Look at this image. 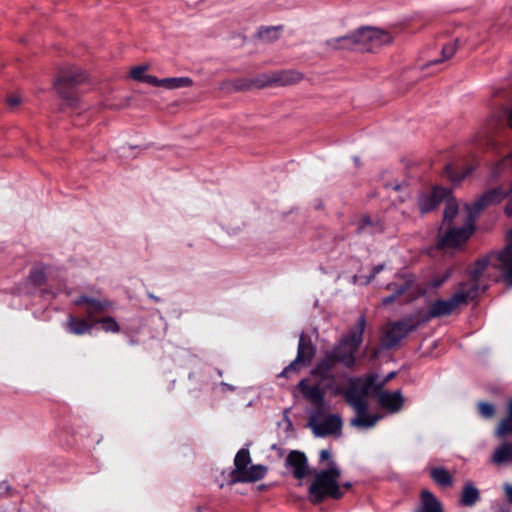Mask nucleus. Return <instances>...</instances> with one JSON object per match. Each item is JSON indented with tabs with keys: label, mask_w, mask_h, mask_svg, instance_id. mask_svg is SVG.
<instances>
[{
	"label": "nucleus",
	"mask_w": 512,
	"mask_h": 512,
	"mask_svg": "<svg viewBox=\"0 0 512 512\" xmlns=\"http://www.w3.org/2000/svg\"><path fill=\"white\" fill-rule=\"evenodd\" d=\"M345 487H346V488H349V487H350V484H349V483H346V484H345Z\"/></svg>",
	"instance_id": "44"
},
{
	"label": "nucleus",
	"mask_w": 512,
	"mask_h": 512,
	"mask_svg": "<svg viewBox=\"0 0 512 512\" xmlns=\"http://www.w3.org/2000/svg\"><path fill=\"white\" fill-rule=\"evenodd\" d=\"M383 266L380 265V266H376L374 269H373V273L372 275L369 277V279H372L374 278L375 274L378 273L380 270H382Z\"/></svg>",
	"instance_id": "41"
},
{
	"label": "nucleus",
	"mask_w": 512,
	"mask_h": 512,
	"mask_svg": "<svg viewBox=\"0 0 512 512\" xmlns=\"http://www.w3.org/2000/svg\"><path fill=\"white\" fill-rule=\"evenodd\" d=\"M267 473V467L251 463L250 452L241 449L235 456L234 469L231 473L232 482H255L261 480Z\"/></svg>",
	"instance_id": "7"
},
{
	"label": "nucleus",
	"mask_w": 512,
	"mask_h": 512,
	"mask_svg": "<svg viewBox=\"0 0 512 512\" xmlns=\"http://www.w3.org/2000/svg\"><path fill=\"white\" fill-rule=\"evenodd\" d=\"M431 477L433 480L442 487H451L453 478L451 474L444 468L438 467L431 470Z\"/></svg>",
	"instance_id": "27"
},
{
	"label": "nucleus",
	"mask_w": 512,
	"mask_h": 512,
	"mask_svg": "<svg viewBox=\"0 0 512 512\" xmlns=\"http://www.w3.org/2000/svg\"><path fill=\"white\" fill-rule=\"evenodd\" d=\"M508 434H512V400L508 404V416L501 420L496 430L498 437H504ZM509 459L512 460V446L509 443H504L498 447L492 456V461L495 464H501Z\"/></svg>",
	"instance_id": "10"
},
{
	"label": "nucleus",
	"mask_w": 512,
	"mask_h": 512,
	"mask_svg": "<svg viewBox=\"0 0 512 512\" xmlns=\"http://www.w3.org/2000/svg\"><path fill=\"white\" fill-rule=\"evenodd\" d=\"M102 327L106 332H118L119 326L112 318H106L101 321Z\"/></svg>",
	"instance_id": "31"
},
{
	"label": "nucleus",
	"mask_w": 512,
	"mask_h": 512,
	"mask_svg": "<svg viewBox=\"0 0 512 512\" xmlns=\"http://www.w3.org/2000/svg\"><path fill=\"white\" fill-rule=\"evenodd\" d=\"M298 388L303 393L306 399L316 406H322L323 404V392L317 386H309L306 380H301L298 384Z\"/></svg>",
	"instance_id": "20"
},
{
	"label": "nucleus",
	"mask_w": 512,
	"mask_h": 512,
	"mask_svg": "<svg viewBox=\"0 0 512 512\" xmlns=\"http://www.w3.org/2000/svg\"><path fill=\"white\" fill-rule=\"evenodd\" d=\"M21 102H22V97L18 94H12V95L8 96V98H7V103L12 107H16V106L20 105Z\"/></svg>",
	"instance_id": "35"
},
{
	"label": "nucleus",
	"mask_w": 512,
	"mask_h": 512,
	"mask_svg": "<svg viewBox=\"0 0 512 512\" xmlns=\"http://www.w3.org/2000/svg\"><path fill=\"white\" fill-rule=\"evenodd\" d=\"M474 218L475 215L469 205L460 209L454 199H449L440 228V246L453 249L464 244L473 233Z\"/></svg>",
	"instance_id": "1"
},
{
	"label": "nucleus",
	"mask_w": 512,
	"mask_h": 512,
	"mask_svg": "<svg viewBox=\"0 0 512 512\" xmlns=\"http://www.w3.org/2000/svg\"><path fill=\"white\" fill-rule=\"evenodd\" d=\"M364 330L365 320L363 317H361L358 321L357 327L349 333V335L342 341V343L357 351L363 340Z\"/></svg>",
	"instance_id": "22"
},
{
	"label": "nucleus",
	"mask_w": 512,
	"mask_h": 512,
	"mask_svg": "<svg viewBox=\"0 0 512 512\" xmlns=\"http://www.w3.org/2000/svg\"><path fill=\"white\" fill-rule=\"evenodd\" d=\"M356 350L346 346L342 342L323 359L313 371L314 375L325 377V373L336 363H342L347 367H351L354 362V354Z\"/></svg>",
	"instance_id": "9"
},
{
	"label": "nucleus",
	"mask_w": 512,
	"mask_h": 512,
	"mask_svg": "<svg viewBox=\"0 0 512 512\" xmlns=\"http://www.w3.org/2000/svg\"><path fill=\"white\" fill-rule=\"evenodd\" d=\"M510 170H512V152L492 166L490 176L493 179H497L507 174Z\"/></svg>",
	"instance_id": "26"
},
{
	"label": "nucleus",
	"mask_w": 512,
	"mask_h": 512,
	"mask_svg": "<svg viewBox=\"0 0 512 512\" xmlns=\"http://www.w3.org/2000/svg\"><path fill=\"white\" fill-rule=\"evenodd\" d=\"M67 89V87L54 88L59 98L63 100L65 104L68 106H76L79 102L78 97L75 94L68 92Z\"/></svg>",
	"instance_id": "30"
},
{
	"label": "nucleus",
	"mask_w": 512,
	"mask_h": 512,
	"mask_svg": "<svg viewBox=\"0 0 512 512\" xmlns=\"http://www.w3.org/2000/svg\"><path fill=\"white\" fill-rule=\"evenodd\" d=\"M1 489H7V486L5 485V483H1V484H0V490H1Z\"/></svg>",
	"instance_id": "43"
},
{
	"label": "nucleus",
	"mask_w": 512,
	"mask_h": 512,
	"mask_svg": "<svg viewBox=\"0 0 512 512\" xmlns=\"http://www.w3.org/2000/svg\"><path fill=\"white\" fill-rule=\"evenodd\" d=\"M83 302L89 303L94 310H103L106 307L105 304L100 303L94 299H88V298H81L80 300H78L77 303L81 304Z\"/></svg>",
	"instance_id": "33"
},
{
	"label": "nucleus",
	"mask_w": 512,
	"mask_h": 512,
	"mask_svg": "<svg viewBox=\"0 0 512 512\" xmlns=\"http://www.w3.org/2000/svg\"><path fill=\"white\" fill-rule=\"evenodd\" d=\"M148 68V65L134 66L129 70V76L134 81L145 82L154 86L157 77L147 74Z\"/></svg>",
	"instance_id": "24"
},
{
	"label": "nucleus",
	"mask_w": 512,
	"mask_h": 512,
	"mask_svg": "<svg viewBox=\"0 0 512 512\" xmlns=\"http://www.w3.org/2000/svg\"><path fill=\"white\" fill-rule=\"evenodd\" d=\"M475 169V166L471 165L465 169L464 172H461L459 174L451 175V179L454 181H461L468 175L472 173V171Z\"/></svg>",
	"instance_id": "34"
},
{
	"label": "nucleus",
	"mask_w": 512,
	"mask_h": 512,
	"mask_svg": "<svg viewBox=\"0 0 512 512\" xmlns=\"http://www.w3.org/2000/svg\"><path fill=\"white\" fill-rule=\"evenodd\" d=\"M341 419L340 417L333 415L328 417L324 422L316 425L314 427V433L317 436H324L332 433H336L341 428Z\"/></svg>",
	"instance_id": "21"
},
{
	"label": "nucleus",
	"mask_w": 512,
	"mask_h": 512,
	"mask_svg": "<svg viewBox=\"0 0 512 512\" xmlns=\"http://www.w3.org/2000/svg\"><path fill=\"white\" fill-rule=\"evenodd\" d=\"M475 296V285L462 284L451 298L447 300L438 299L431 302L428 307V316L432 318L448 316L463 305H466L468 301L472 300Z\"/></svg>",
	"instance_id": "5"
},
{
	"label": "nucleus",
	"mask_w": 512,
	"mask_h": 512,
	"mask_svg": "<svg viewBox=\"0 0 512 512\" xmlns=\"http://www.w3.org/2000/svg\"><path fill=\"white\" fill-rule=\"evenodd\" d=\"M509 195V188L497 187L486 191L478 200H476L471 207L474 215L489 205L501 202Z\"/></svg>",
	"instance_id": "13"
},
{
	"label": "nucleus",
	"mask_w": 512,
	"mask_h": 512,
	"mask_svg": "<svg viewBox=\"0 0 512 512\" xmlns=\"http://www.w3.org/2000/svg\"><path fill=\"white\" fill-rule=\"evenodd\" d=\"M91 81L89 72L76 64L65 63L60 65L53 77V88H74L79 85L87 84Z\"/></svg>",
	"instance_id": "8"
},
{
	"label": "nucleus",
	"mask_w": 512,
	"mask_h": 512,
	"mask_svg": "<svg viewBox=\"0 0 512 512\" xmlns=\"http://www.w3.org/2000/svg\"><path fill=\"white\" fill-rule=\"evenodd\" d=\"M417 512H443L441 503L428 490L421 492V507Z\"/></svg>",
	"instance_id": "23"
},
{
	"label": "nucleus",
	"mask_w": 512,
	"mask_h": 512,
	"mask_svg": "<svg viewBox=\"0 0 512 512\" xmlns=\"http://www.w3.org/2000/svg\"><path fill=\"white\" fill-rule=\"evenodd\" d=\"M499 268L503 273L505 282L512 285V230L508 233L505 248L497 254Z\"/></svg>",
	"instance_id": "14"
},
{
	"label": "nucleus",
	"mask_w": 512,
	"mask_h": 512,
	"mask_svg": "<svg viewBox=\"0 0 512 512\" xmlns=\"http://www.w3.org/2000/svg\"><path fill=\"white\" fill-rule=\"evenodd\" d=\"M193 85V80L190 77H169L164 79L156 78L154 87L162 88L165 90H177L189 88Z\"/></svg>",
	"instance_id": "18"
},
{
	"label": "nucleus",
	"mask_w": 512,
	"mask_h": 512,
	"mask_svg": "<svg viewBox=\"0 0 512 512\" xmlns=\"http://www.w3.org/2000/svg\"><path fill=\"white\" fill-rule=\"evenodd\" d=\"M508 123H509V126L512 128V109L510 110L509 115H508Z\"/></svg>",
	"instance_id": "42"
},
{
	"label": "nucleus",
	"mask_w": 512,
	"mask_h": 512,
	"mask_svg": "<svg viewBox=\"0 0 512 512\" xmlns=\"http://www.w3.org/2000/svg\"><path fill=\"white\" fill-rule=\"evenodd\" d=\"M340 479L341 470L334 462L330 463V468L316 472L309 488L311 501L318 503L327 496L339 498L342 495Z\"/></svg>",
	"instance_id": "4"
},
{
	"label": "nucleus",
	"mask_w": 512,
	"mask_h": 512,
	"mask_svg": "<svg viewBox=\"0 0 512 512\" xmlns=\"http://www.w3.org/2000/svg\"><path fill=\"white\" fill-rule=\"evenodd\" d=\"M508 196H510V200L505 207V214L509 217H512V185L509 187V195Z\"/></svg>",
	"instance_id": "37"
},
{
	"label": "nucleus",
	"mask_w": 512,
	"mask_h": 512,
	"mask_svg": "<svg viewBox=\"0 0 512 512\" xmlns=\"http://www.w3.org/2000/svg\"><path fill=\"white\" fill-rule=\"evenodd\" d=\"M372 390V381L358 382L354 384L346 393L345 400L352 406L356 412V416L351 419V425L357 428H371L379 420V416L366 413L367 403L366 396Z\"/></svg>",
	"instance_id": "3"
},
{
	"label": "nucleus",
	"mask_w": 512,
	"mask_h": 512,
	"mask_svg": "<svg viewBox=\"0 0 512 512\" xmlns=\"http://www.w3.org/2000/svg\"><path fill=\"white\" fill-rule=\"evenodd\" d=\"M415 327L416 324L409 320L392 323L386 330L384 341L388 346H393L405 338Z\"/></svg>",
	"instance_id": "11"
},
{
	"label": "nucleus",
	"mask_w": 512,
	"mask_h": 512,
	"mask_svg": "<svg viewBox=\"0 0 512 512\" xmlns=\"http://www.w3.org/2000/svg\"><path fill=\"white\" fill-rule=\"evenodd\" d=\"M457 49H458V41L457 40H453V41L446 43L442 47L441 58L428 63L427 66L439 64V63H442L444 61L451 59L455 55Z\"/></svg>",
	"instance_id": "28"
},
{
	"label": "nucleus",
	"mask_w": 512,
	"mask_h": 512,
	"mask_svg": "<svg viewBox=\"0 0 512 512\" xmlns=\"http://www.w3.org/2000/svg\"><path fill=\"white\" fill-rule=\"evenodd\" d=\"M378 403L380 407L393 413L401 409L403 405V397L400 391H382L378 394Z\"/></svg>",
	"instance_id": "17"
},
{
	"label": "nucleus",
	"mask_w": 512,
	"mask_h": 512,
	"mask_svg": "<svg viewBox=\"0 0 512 512\" xmlns=\"http://www.w3.org/2000/svg\"><path fill=\"white\" fill-rule=\"evenodd\" d=\"M442 281L435 283V286H438L441 284Z\"/></svg>",
	"instance_id": "45"
},
{
	"label": "nucleus",
	"mask_w": 512,
	"mask_h": 512,
	"mask_svg": "<svg viewBox=\"0 0 512 512\" xmlns=\"http://www.w3.org/2000/svg\"><path fill=\"white\" fill-rule=\"evenodd\" d=\"M320 459H321V461L327 462V468H330V463L334 462L331 459V453L326 449L320 451Z\"/></svg>",
	"instance_id": "36"
},
{
	"label": "nucleus",
	"mask_w": 512,
	"mask_h": 512,
	"mask_svg": "<svg viewBox=\"0 0 512 512\" xmlns=\"http://www.w3.org/2000/svg\"><path fill=\"white\" fill-rule=\"evenodd\" d=\"M479 491L472 482H467L462 490L460 503L463 506H472L479 500Z\"/></svg>",
	"instance_id": "25"
},
{
	"label": "nucleus",
	"mask_w": 512,
	"mask_h": 512,
	"mask_svg": "<svg viewBox=\"0 0 512 512\" xmlns=\"http://www.w3.org/2000/svg\"><path fill=\"white\" fill-rule=\"evenodd\" d=\"M302 74L297 71H277L256 75L248 80L236 82L237 89L264 88L275 85L285 86L298 83Z\"/></svg>",
	"instance_id": "6"
},
{
	"label": "nucleus",
	"mask_w": 512,
	"mask_h": 512,
	"mask_svg": "<svg viewBox=\"0 0 512 512\" xmlns=\"http://www.w3.org/2000/svg\"><path fill=\"white\" fill-rule=\"evenodd\" d=\"M479 411L484 417L489 418L494 414V407L489 403L482 402L479 404Z\"/></svg>",
	"instance_id": "32"
},
{
	"label": "nucleus",
	"mask_w": 512,
	"mask_h": 512,
	"mask_svg": "<svg viewBox=\"0 0 512 512\" xmlns=\"http://www.w3.org/2000/svg\"><path fill=\"white\" fill-rule=\"evenodd\" d=\"M393 43L394 35L391 31L373 25H362L345 35L326 40V45L334 50H352L360 47L367 52Z\"/></svg>",
	"instance_id": "2"
},
{
	"label": "nucleus",
	"mask_w": 512,
	"mask_h": 512,
	"mask_svg": "<svg viewBox=\"0 0 512 512\" xmlns=\"http://www.w3.org/2000/svg\"><path fill=\"white\" fill-rule=\"evenodd\" d=\"M315 353L314 347L303 340L300 339L298 346V354L296 359L284 370V374L288 373L290 370H296L297 367L302 364L306 365L311 361Z\"/></svg>",
	"instance_id": "16"
},
{
	"label": "nucleus",
	"mask_w": 512,
	"mask_h": 512,
	"mask_svg": "<svg viewBox=\"0 0 512 512\" xmlns=\"http://www.w3.org/2000/svg\"><path fill=\"white\" fill-rule=\"evenodd\" d=\"M287 464L293 468V474L296 478L301 479L307 474L306 456L298 451L291 452L287 457Z\"/></svg>",
	"instance_id": "19"
},
{
	"label": "nucleus",
	"mask_w": 512,
	"mask_h": 512,
	"mask_svg": "<svg viewBox=\"0 0 512 512\" xmlns=\"http://www.w3.org/2000/svg\"><path fill=\"white\" fill-rule=\"evenodd\" d=\"M484 268H485V265H484V264H481V265H480V267H479L478 269H476V270L472 273V277H473V279L478 278V277L481 275V273H482V271L484 270Z\"/></svg>",
	"instance_id": "40"
},
{
	"label": "nucleus",
	"mask_w": 512,
	"mask_h": 512,
	"mask_svg": "<svg viewBox=\"0 0 512 512\" xmlns=\"http://www.w3.org/2000/svg\"><path fill=\"white\" fill-rule=\"evenodd\" d=\"M32 277L35 282L40 283L44 280V274L42 270H36L33 272Z\"/></svg>",
	"instance_id": "38"
},
{
	"label": "nucleus",
	"mask_w": 512,
	"mask_h": 512,
	"mask_svg": "<svg viewBox=\"0 0 512 512\" xmlns=\"http://www.w3.org/2000/svg\"><path fill=\"white\" fill-rule=\"evenodd\" d=\"M412 283L413 278L411 276H398L395 281L387 285V289L392 291V294L383 298L382 304L384 306L392 304L399 296L404 293V291L410 288Z\"/></svg>",
	"instance_id": "15"
},
{
	"label": "nucleus",
	"mask_w": 512,
	"mask_h": 512,
	"mask_svg": "<svg viewBox=\"0 0 512 512\" xmlns=\"http://www.w3.org/2000/svg\"><path fill=\"white\" fill-rule=\"evenodd\" d=\"M449 195L448 190L439 187L434 188L431 192L423 193L418 200L420 212L425 214L432 211L441 201L445 199L448 201L450 199Z\"/></svg>",
	"instance_id": "12"
},
{
	"label": "nucleus",
	"mask_w": 512,
	"mask_h": 512,
	"mask_svg": "<svg viewBox=\"0 0 512 512\" xmlns=\"http://www.w3.org/2000/svg\"><path fill=\"white\" fill-rule=\"evenodd\" d=\"M68 325L70 331L76 335H82L91 328V325L87 321L75 317L69 318Z\"/></svg>",
	"instance_id": "29"
},
{
	"label": "nucleus",
	"mask_w": 512,
	"mask_h": 512,
	"mask_svg": "<svg viewBox=\"0 0 512 512\" xmlns=\"http://www.w3.org/2000/svg\"><path fill=\"white\" fill-rule=\"evenodd\" d=\"M504 490L508 500L512 503V484H505Z\"/></svg>",
	"instance_id": "39"
}]
</instances>
